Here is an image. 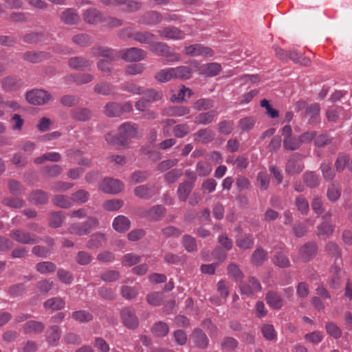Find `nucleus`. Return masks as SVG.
Listing matches in <instances>:
<instances>
[{"label": "nucleus", "instance_id": "1", "mask_svg": "<svg viewBox=\"0 0 352 352\" xmlns=\"http://www.w3.org/2000/svg\"><path fill=\"white\" fill-rule=\"evenodd\" d=\"M149 50L157 56L166 57L170 62H178L181 60L180 54L175 52L170 47L163 42L153 41Z\"/></svg>", "mask_w": 352, "mask_h": 352}, {"label": "nucleus", "instance_id": "2", "mask_svg": "<svg viewBox=\"0 0 352 352\" xmlns=\"http://www.w3.org/2000/svg\"><path fill=\"white\" fill-rule=\"evenodd\" d=\"M122 147L127 146L131 142V139L138 137V126L135 123L126 122L119 126L118 129Z\"/></svg>", "mask_w": 352, "mask_h": 352}, {"label": "nucleus", "instance_id": "3", "mask_svg": "<svg viewBox=\"0 0 352 352\" xmlns=\"http://www.w3.org/2000/svg\"><path fill=\"white\" fill-rule=\"evenodd\" d=\"M98 224V220L96 218L91 217L87 219L85 223H78L72 225L68 229V232L72 234L82 236L89 234Z\"/></svg>", "mask_w": 352, "mask_h": 352}, {"label": "nucleus", "instance_id": "4", "mask_svg": "<svg viewBox=\"0 0 352 352\" xmlns=\"http://www.w3.org/2000/svg\"><path fill=\"white\" fill-rule=\"evenodd\" d=\"M26 100L34 105H43L52 100V96L43 89H33L26 94Z\"/></svg>", "mask_w": 352, "mask_h": 352}, {"label": "nucleus", "instance_id": "5", "mask_svg": "<svg viewBox=\"0 0 352 352\" xmlns=\"http://www.w3.org/2000/svg\"><path fill=\"white\" fill-rule=\"evenodd\" d=\"M10 236L14 241L21 244H34L38 242V237L26 230L14 229L10 232Z\"/></svg>", "mask_w": 352, "mask_h": 352}, {"label": "nucleus", "instance_id": "6", "mask_svg": "<svg viewBox=\"0 0 352 352\" xmlns=\"http://www.w3.org/2000/svg\"><path fill=\"white\" fill-rule=\"evenodd\" d=\"M120 57L128 62H138L146 57V52L140 48L131 47L120 50Z\"/></svg>", "mask_w": 352, "mask_h": 352}, {"label": "nucleus", "instance_id": "7", "mask_svg": "<svg viewBox=\"0 0 352 352\" xmlns=\"http://www.w3.org/2000/svg\"><path fill=\"white\" fill-rule=\"evenodd\" d=\"M303 168L302 156L298 153L292 154L286 164L285 171L288 174L294 175L300 173Z\"/></svg>", "mask_w": 352, "mask_h": 352}, {"label": "nucleus", "instance_id": "8", "mask_svg": "<svg viewBox=\"0 0 352 352\" xmlns=\"http://www.w3.org/2000/svg\"><path fill=\"white\" fill-rule=\"evenodd\" d=\"M100 188L107 193L117 194L123 190L124 184L119 179L106 177L101 182Z\"/></svg>", "mask_w": 352, "mask_h": 352}, {"label": "nucleus", "instance_id": "9", "mask_svg": "<svg viewBox=\"0 0 352 352\" xmlns=\"http://www.w3.org/2000/svg\"><path fill=\"white\" fill-rule=\"evenodd\" d=\"M184 52L190 56L211 57L214 55V51L209 47L201 44H193L186 47Z\"/></svg>", "mask_w": 352, "mask_h": 352}, {"label": "nucleus", "instance_id": "10", "mask_svg": "<svg viewBox=\"0 0 352 352\" xmlns=\"http://www.w3.org/2000/svg\"><path fill=\"white\" fill-rule=\"evenodd\" d=\"M191 63L195 68L199 69L201 74L209 77L218 75L222 69L221 65L217 63H206L201 67H199V63L197 60H193Z\"/></svg>", "mask_w": 352, "mask_h": 352}, {"label": "nucleus", "instance_id": "11", "mask_svg": "<svg viewBox=\"0 0 352 352\" xmlns=\"http://www.w3.org/2000/svg\"><path fill=\"white\" fill-rule=\"evenodd\" d=\"M158 34L166 39L182 40L185 38V33L175 26H169L160 29Z\"/></svg>", "mask_w": 352, "mask_h": 352}, {"label": "nucleus", "instance_id": "12", "mask_svg": "<svg viewBox=\"0 0 352 352\" xmlns=\"http://www.w3.org/2000/svg\"><path fill=\"white\" fill-rule=\"evenodd\" d=\"M124 324L129 329H134L138 327L139 321L133 309L125 308L120 312Z\"/></svg>", "mask_w": 352, "mask_h": 352}, {"label": "nucleus", "instance_id": "13", "mask_svg": "<svg viewBox=\"0 0 352 352\" xmlns=\"http://www.w3.org/2000/svg\"><path fill=\"white\" fill-rule=\"evenodd\" d=\"M93 62L82 56L72 57L68 60L69 66L76 70L85 71L91 67Z\"/></svg>", "mask_w": 352, "mask_h": 352}, {"label": "nucleus", "instance_id": "14", "mask_svg": "<svg viewBox=\"0 0 352 352\" xmlns=\"http://www.w3.org/2000/svg\"><path fill=\"white\" fill-rule=\"evenodd\" d=\"M91 52L93 56H102L106 58L107 59H109L111 61H115L120 58V51L118 52L108 47H93L91 49Z\"/></svg>", "mask_w": 352, "mask_h": 352}, {"label": "nucleus", "instance_id": "15", "mask_svg": "<svg viewBox=\"0 0 352 352\" xmlns=\"http://www.w3.org/2000/svg\"><path fill=\"white\" fill-rule=\"evenodd\" d=\"M240 289L243 294L250 296L260 292L261 286L256 278L251 277L249 278L248 283H242L240 285Z\"/></svg>", "mask_w": 352, "mask_h": 352}, {"label": "nucleus", "instance_id": "16", "mask_svg": "<svg viewBox=\"0 0 352 352\" xmlns=\"http://www.w3.org/2000/svg\"><path fill=\"white\" fill-rule=\"evenodd\" d=\"M60 20L67 25H74L78 23L80 19L75 9L67 8L61 13Z\"/></svg>", "mask_w": 352, "mask_h": 352}, {"label": "nucleus", "instance_id": "17", "mask_svg": "<svg viewBox=\"0 0 352 352\" xmlns=\"http://www.w3.org/2000/svg\"><path fill=\"white\" fill-rule=\"evenodd\" d=\"M82 16L85 21L89 24H96L101 22L102 20V14L96 8L86 10Z\"/></svg>", "mask_w": 352, "mask_h": 352}, {"label": "nucleus", "instance_id": "18", "mask_svg": "<svg viewBox=\"0 0 352 352\" xmlns=\"http://www.w3.org/2000/svg\"><path fill=\"white\" fill-rule=\"evenodd\" d=\"M162 20V15L157 12L151 11L143 15L139 20V23L153 25L160 23Z\"/></svg>", "mask_w": 352, "mask_h": 352}, {"label": "nucleus", "instance_id": "19", "mask_svg": "<svg viewBox=\"0 0 352 352\" xmlns=\"http://www.w3.org/2000/svg\"><path fill=\"white\" fill-rule=\"evenodd\" d=\"M131 222L129 219L123 215L116 217L113 221V228L119 232H124L130 228Z\"/></svg>", "mask_w": 352, "mask_h": 352}, {"label": "nucleus", "instance_id": "20", "mask_svg": "<svg viewBox=\"0 0 352 352\" xmlns=\"http://www.w3.org/2000/svg\"><path fill=\"white\" fill-rule=\"evenodd\" d=\"M157 188L154 184H146L140 186L135 188V195L140 197H148L155 195Z\"/></svg>", "mask_w": 352, "mask_h": 352}, {"label": "nucleus", "instance_id": "21", "mask_svg": "<svg viewBox=\"0 0 352 352\" xmlns=\"http://www.w3.org/2000/svg\"><path fill=\"white\" fill-rule=\"evenodd\" d=\"M254 237L250 234L240 235L236 239V244L241 250H249L254 246Z\"/></svg>", "mask_w": 352, "mask_h": 352}, {"label": "nucleus", "instance_id": "22", "mask_svg": "<svg viewBox=\"0 0 352 352\" xmlns=\"http://www.w3.org/2000/svg\"><path fill=\"white\" fill-rule=\"evenodd\" d=\"M195 345L199 349H205L208 344V339L206 335L200 329H195L192 335Z\"/></svg>", "mask_w": 352, "mask_h": 352}, {"label": "nucleus", "instance_id": "23", "mask_svg": "<svg viewBox=\"0 0 352 352\" xmlns=\"http://www.w3.org/2000/svg\"><path fill=\"white\" fill-rule=\"evenodd\" d=\"M214 137V132L209 129L199 130L194 134L195 141L203 144L211 142Z\"/></svg>", "mask_w": 352, "mask_h": 352}, {"label": "nucleus", "instance_id": "24", "mask_svg": "<svg viewBox=\"0 0 352 352\" xmlns=\"http://www.w3.org/2000/svg\"><path fill=\"white\" fill-rule=\"evenodd\" d=\"M173 68L174 79L187 80L191 78L192 69L187 66H178Z\"/></svg>", "mask_w": 352, "mask_h": 352}, {"label": "nucleus", "instance_id": "25", "mask_svg": "<svg viewBox=\"0 0 352 352\" xmlns=\"http://www.w3.org/2000/svg\"><path fill=\"white\" fill-rule=\"evenodd\" d=\"M65 301L60 297H54L44 302V307L47 310L58 311L65 307Z\"/></svg>", "mask_w": 352, "mask_h": 352}, {"label": "nucleus", "instance_id": "26", "mask_svg": "<svg viewBox=\"0 0 352 352\" xmlns=\"http://www.w3.org/2000/svg\"><path fill=\"white\" fill-rule=\"evenodd\" d=\"M265 299L268 305L273 309H279L283 307V300L282 298L274 292H268Z\"/></svg>", "mask_w": 352, "mask_h": 352}, {"label": "nucleus", "instance_id": "27", "mask_svg": "<svg viewBox=\"0 0 352 352\" xmlns=\"http://www.w3.org/2000/svg\"><path fill=\"white\" fill-rule=\"evenodd\" d=\"M133 39L142 44H148L151 46L155 39V36L149 32H136L133 34Z\"/></svg>", "mask_w": 352, "mask_h": 352}, {"label": "nucleus", "instance_id": "28", "mask_svg": "<svg viewBox=\"0 0 352 352\" xmlns=\"http://www.w3.org/2000/svg\"><path fill=\"white\" fill-rule=\"evenodd\" d=\"M316 250L317 246L315 243H308L301 248L300 254L303 260L308 261L316 254Z\"/></svg>", "mask_w": 352, "mask_h": 352}, {"label": "nucleus", "instance_id": "29", "mask_svg": "<svg viewBox=\"0 0 352 352\" xmlns=\"http://www.w3.org/2000/svg\"><path fill=\"white\" fill-rule=\"evenodd\" d=\"M49 57V54L44 52H28L23 54L24 59L31 63H38Z\"/></svg>", "mask_w": 352, "mask_h": 352}, {"label": "nucleus", "instance_id": "30", "mask_svg": "<svg viewBox=\"0 0 352 352\" xmlns=\"http://www.w3.org/2000/svg\"><path fill=\"white\" fill-rule=\"evenodd\" d=\"M217 115V111L216 110L199 113L195 118V122L204 125L208 124L214 120Z\"/></svg>", "mask_w": 352, "mask_h": 352}, {"label": "nucleus", "instance_id": "31", "mask_svg": "<svg viewBox=\"0 0 352 352\" xmlns=\"http://www.w3.org/2000/svg\"><path fill=\"white\" fill-rule=\"evenodd\" d=\"M72 42L80 47H86L91 45L93 42L92 37L85 33H80L76 35H74L72 38Z\"/></svg>", "mask_w": 352, "mask_h": 352}, {"label": "nucleus", "instance_id": "32", "mask_svg": "<svg viewBox=\"0 0 352 352\" xmlns=\"http://www.w3.org/2000/svg\"><path fill=\"white\" fill-rule=\"evenodd\" d=\"M72 117L78 121H87L91 117V112L87 108H77L72 110Z\"/></svg>", "mask_w": 352, "mask_h": 352}, {"label": "nucleus", "instance_id": "33", "mask_svg": "<svg viewBox=\"0 0 352 352\" xmlns=\"http://www.w3.org/2000/svg\"><path fill=\"white\" fill-rule=\"evenodd\" d=\"M334 230V226L328 221H324L318 227L317 235L323 239L329 237Z\"/></svg>", "mask_w": 352, "mask_h": 352}, {"label": "nucleus", "instance_id": "34", "mask_svg": "<svg viewBox=\"0 0 352 352\" xmlns=\"http://www.w3.org/2000/svg\"><path fill=\"white\" fill-rule=\"evenodd\" d=\"M94 91L98 94L107 96L114 92V87L111 83L101 82L95 85Z\"/></svg>", "mask_w": 352, "mask_h": 352}, {"label": "nucleus", "instance_id": "35", "mask_svg": "<svg viewBox=\"0 0 352 352\" xmlns=\"http://www.w3.org/2000/svg\"><path fill=\"white\" fill-rule=\"evenodd\" d=\"M155 78L160 82H166L174 79L173 68L169 67L160 70L155 74Z\"/></svg>", "mask_w": 352, "mask_h": 352}, {"label": "nucleus", "instance_id": "36", "mask_svg": "<svg viewBox=\"0 0 352 352\" xmlns=\"http://www.w3.org/2000/svg\"><path fill=\"white\" fill-rule=\"evenodd\" d=\"M303 180L309 188H315L319 185L320 178L318 175L312 171H307L303 175Z\"/></svg>", "mask_w": 352, "mask_h": 352}, {"label": "nucleus", "instance_id": "37", "mask_svg": "<svg viewBox=\"0 0 352 352\" xmlns=\"http://www.w3.org/2000/svg\"><path fill=\"white\" fill-rule=\"evenodd\" d=\"M2 87L6 90H13L21 85V80L11 76H7L1 80Z\"/></svg>", "mask_w": 352, "mask_h": 352}, {"label": "nucleus", "instance_id": "38", "mask_svg": "<svg viewBox=\"0 0 352 352\" xmlns=\"http://www.w3.org/2000/svg\"><path fill=\"white\" fill-rule=\"evenodd\" d=\"M299 137L292 136L287 139H283V147L288 151H296L301 146Z\"/></svg>", "mask_w": 352, "mask_h": 352}, {"label": "nucleus", "instance_id": "39", "mask_svg": "<svg viewBox=\"0 0 352 352\" xmlns=\"http://www.w3.org/2000/svg\"><path fill=\"white\" fill-rule=\"evenodd\" d=\"M106 240L105 236L101 233H96L91 235L87 243V248L89 249L98 248Z\"/></svg>", "mask_w": 352, "mask_h": 352}, {"label": "nucleus", "instance_id": "40", "mask_svg": "<svg viewBox=\"0 0 352 352\" xmlns=\"http://www.w3.org/2000/svg\"><path fill=\"white\" fill-rule=\"evenodd\" d=\"M60 338V328L52 326L47 332V340L52 345H56Z\"/></svg>", "mask_w": 352, "mask_h": 352}, {"label": "nucleus", "instance_id": "41", "mask_svg": "<svg viewBox=\"0 0 352 352\" xmlns=\"http://www.w3.org/2000/svg\"><path fill=\"white\" fill-rule=\"evenodd\" d=\"M23 329L25 333H40L44 329V324L38 321L30 320L24 324Z\"/></svg>", "mask_w": 352, "mask_h": 352}, {"label": "nucleus", "instance_id": "42", "mask_svg": "<svg viewBox=\"0 0 352 352\" xmlns=\"http://www.w3.org/2000/svg\"><path fill=\"white\" fill-rule=\"evenodd\" d=\"M120 103L109 102L104 107V113L108 117H119L120 116Z\"/></svg>", "mask_w": 352, "mask_h": 352}, {"label": "nucleus", "instance_id": "43", "mask_svg": "<svg viewBox=\"0 0 352 352\" xmlns=\"http://www.w3.org/2000/svg\"><path fill=\"white\" fill-rule=\"evenodd\" d=\"M164 294L161 292H152L146 297L147 302L152 306L161 305L164 302Z\"/></svg>", "mask_w": 352, "mask_h": 352}, {"label": "nucleus", "instance_id": "44", "mask_svg": "<svg viewBox=\"0 0 352 352\" xmlns=\"http://www.w3.org/2000/svg\"><path fill=\"white\" fill-rule=\"evenodd\" d=\"M144 97L148 101L149 103L158 101L162 98L163 94L160 91L155 90L154 89H150L145 90L144 89Z\"/></svg>", "mask_w": 352, "mask_h": 352}, {"label": "nucleus", "instance_id": "45", "mask_svg": "<svg viewBox=\"0 0 352 352\" xmlns=\"http://www.w3.org/2000/svg\"><path fill=\"white\" fill-rule=\"evenodd\" d=\"M61 160V155L58 152L46 153L41 157H36L34 162L41 164L45 161L59 162Z\"/></svg>", "mask_w": 352, "mask_h": 352}, {"label": "nucleus", "instance_id": "46", "mask_svg": "<svg viewBox=\"0 0 352 352\" xmlns=\"http://www.w3.org/2000/svg\"><path fill=\"white\" fill-rule=\"evenodd\" d=\"M270 184V177L266 172H260L256 177V186L261 190L268 188Z\"/></svg>", "mask_w": 352, "mask_h": 352}, {"label": "nucleus", "instance_id": "47", "mask_svg": "<svg viewBox=\"0 0 352 352\" xmlns=\"http://www.w3.org/2000/svg\"><path fill=\"white\" fill-rule=\"evenodd\" d=\"M320 110V105L317 103L312 104L307 108L306 115L309 116V122L311 123L318 122V118Z\"/></svg>", "mask_w": 352, "mask_h": 352}, {"label": "nucleus", "instance_id": "48", "mask_svg": "<svg viewBox=\"0 0 352 352\" xmlns=\"http://www.w3.org/2000/svg\"><path fill=\"white\" fill-rule=\"evenodd\" d=\"M36 270L41 274L54 272L56 270V265L50 261L40 262L36 265Z\"/></svg>", "mask_w": 352, "mask_h": 352}, {"label": "nucleus", "instance_id": "49", "mask_svg": "<svg viewBox=\"0 0 352 352\" xmlns=\"http://www.w3.org/2000/svg\"><path fill=\"white\" fill-rule=\"evenodd\" d=\"M152 333L158 337H164L168 332V326L164 322H156L152 327Z\"/></svg>", "mask_w": 352, "mask_h": 352}, {"label": "nucleus", "instance_id": "50", "mask_svg": "<svg viewBox=\"0 0 352 352\" xmlns=\"http://www.w3.org/2000/svg\"><path fill=\"white\" fill-rule=\"evenodd\" d=\"M72 318L80 323L87 322L93 319L92 315L85 310H79L73 312Z\"/></svg>", "mask_w": 352, "mask_h": 352}, {"label": "nucleus", "instance_id": "51", "mask_svg": "<svg viewBox=\"0 0 352 352\" xmlns=\"http://www.w3.org/2000/svg\"><path fill=\"white\" fill-rule=\"evenodd\" d=\"M267 258V253L261 248H256L252 255V262L256 265H261Z\"/></svg>", "mask_w": 352, "mask_h": 352}, {"label": "nucleus", "instance_id": "52", "mask_svg": "<svg viewBox=\"0 0 352 352\" xmlns=\"http://www.w3.org/2000/svg\"><path fill=\"white\" fill-rule=\"evenodd\" d=\"M331 279L329 282L330 286L336 289L340 287V274L341 270L339 267L335 266L331 268Z\"/></svg>", "mask_w": 352, "mask_h": 352}, {"label": "nucleus", "instance_id": "53", "mask_svg": "<svg viewBox=\"0 0 352 352\" xmlns=\"http://www.w3.org/2000/svg\"><path fill=\"white\" fill-rule=\"evenodd\" d=\"M214 102L208 98H202L197 100L193 105V108L197 111H204L212 108Z\"/></svg>", "mask_w": 352, "mask_h": 352}, {"label": "nucleus", "instance_id": "54", "mask_svg": "<svg viewBox=\"0 0 352 352\" xmlns=\"http://www.w3.org/2000/svg\"><path fill=\"white\" fill-rule=\"evenodd\" d=\"M141 261V257L133 253L125 254L122 261V264L124 266L131 267L138 264Z\"/></svg>", "mask_w": 352, "mask_h": 352}, {"label": "nucleus", "instance_id": "55", "mask_svg": "<svg viewBox=\"0 0 352 352\" xmlns=\"http://www.w3.org/2000/svg\"><path fill=\"white\" fill-rule=\"evenodd\" d=\"M8 189L11 194L15 196L21 195L24 191L23 185L19 182L14 179L9 181Z\"/></svg>", "mask_w": 352, "mask_h": 352}, {"label": "nucleus", "instance_id": "56", "mask_svg": "<svg viewBox=\"0 0 352 352\" xmlns=\"http://www.w3.org/2000/svg\"><path fill=\"white\" fill-rule=\"evenodd\" d=\"M124 205L121 199H107L103 204V208L108 211H116L119 210Z\"/></svg>", "mask_w": 352, "mask_h": 352}, {"label": "nucleus", "instance_id": "57", "mask_svg": "<svg viewBox=\"0 0 352 352\" xmlns=\"http://www.w3.org/2000/svg\"><path fill=\"white\" fill-rule=\"evenodd\" d=\"M182 169L175 168L166 173L164 175V179L168 183L172 184L175 182L182 175Z\"/></svg>", "mask_w": 352, "mask_h": 352}, {"label": "nucleus", "instance_id": "58", "mask_svg": "<svg viewBox=\"0 0 352 352\" xmlns=\"http://www.w3.org/2000/svg\"><path fill=\"white\" fill-rule=\"evenodd\" d=\"M124 91L133 94L142 95L144 94V88L131 82H125L122 85Z\"/></svg>", "mask_w": 352, "mask_h": 352}, {"label": "nucleus", "instance_id": "59", "mask_svg": "<svg viewBox=\"0 0 352 352\" xmlns=\"http://www.w3.org/2000/svg\"><path fill=\"white\" fill-rule=\"evenodd\" d=\"M173 131L175 137L182 138L188 134L190 126L187 124H177L173 127Z\"/></svg>", "mask_w": 352, "mask_h": 352}, {"label": "nucleus", "instance_id": "60", "mask_svg": "<svg viewBox=\"0 0 352 352\" xmlns=\"http://www.w3.org/2000/svg\"><path fill=\"white\" fill-rule=\"evenodd\" d=\"M122 296L127 300L135 298L138 295V291L135 287L123 286L121 289Z\"/></svg>", "mask_w": 352, "mask_h": 352}, {"label": "nucleus", "instance_id": "61", "mask_svg": "<svg viewBox=\"0 0 352 352\" xmlns=\"http://www.w3.org/2000/svg\"><path fill=\"white\" fill-rule=\"evenodd\" d=\"M327 332L336 339L342 336L341 329L333 322H329L325 326Z\"/></svg>", "mask_w": 352, "mask_h": 352}, {"label": "nucleus", "instance_id": "62", "mask_svg": "<svg viewBox=\"0 0 352 352\" xmlns=\"http://www.w3.org/2000/svg\"><path fill=\"white\" fill-rule=\"evenodd\" d=\"M212 170L210 165L207 162H199L196 165V171L199 176L206 177Z\"/></svg>", "mask_w": 352, "mask_h": 352}, {"label": "nucleus", "instance_id": "63", "mask_svg": "<svg viewBox=\"0 0 352 352\" xmlns=\"http://www.w3.org/2000/svg\"><path fill=\"white\" fill-rule=\"evenodd\" d=\"M333 138L327 134H320L315 138V145L318 147H324L331 144Z\"/></svg>", "mask_w": 352, "mask_h": 352}, {"label": "nucleus", "instance_id": "64", "mask_svg": "<svg viewBox=\"0 0 352 352\" xmlns=\"http://www.w3.org/2000/svg\"><path fill=\"white\" fill-rule=\"evenodd\" d=\"M261 331L263 337L267 340H273L276 338V333L271 324H264Z\"/></svg>", "mask_w": 352, "mask_h": 352}]
</instances>
